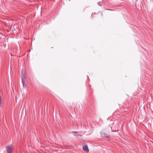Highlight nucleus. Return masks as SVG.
Returning <instances> with one entry per match:
<instances>
[{
  "label": "nucleus",
  "mask_w": 153,
  "mask_h": 153,
  "mask_svg": "<svg viewBox=\"0 0 153 153\" xmlns=\"http://www.w3.org/2000/svg\"><path fill=\"white\" fill-rule=\"evenodd\" d=\"M72 132L74 133H76L77 132V131H72Z\"/></svg>",
  "instance_id": "nucleus-5"
},
{
  "label": "nucleus",
  "mask_w": 153,
  "mask_h": 153,
  "mask_svg": "<svg viewBox=\"0 0 153 153\" xmlns=\"http://www.w3.org/2000/svg\"><path fill=\"white\" fill-rule=\"evenodd\" d=\"M83 149L84 151L86 152H88L89 151L88 149L87 146H83Z\"/></svg>",
  "instance_id": "nucleus-3"
},
{
  "label": "nucleus",
  "mask_w": 153,
  "mask_h": 153,
  "mask_svg": "<svg viewBox=\"0 0 153 153\" xmlns=\"http://www.w3.org/2000/svg\"><path fill=\"white\" fill-rule=\"evenodd\" d=\"M7 153H13V146L11 144L6 146Z\"/></svg>",
  "instance_id": "nucleus-2"
},
{
  "label": "nucleus",
  "mask_w": 153,
  "mask_h": 153,
  "mask_svg": "<svg viewBox=\"0 0 153 153\" xmlns=\"http://www.w3.org/2000/svg\"><path fill=\"white\" fill-rule=\"evenodd\" d=\"M22 82L23 86H26L27 84L26 76L25 74V72L24 70L22 71Z\"/></svg>",
  "instance_id": "nucleus-1"
},
{
  "label": "nucleus",
  "mask_w": 153,
  "mask_h": 153,
  "mask_svg": "<svg viewBox=\"0 0 153 153\" xmlns=\"http://www.w3.org/2000/svg\"><path fill=\"white\" fill-rule=\"evenodd\" d=\"M2 99L1 97L0 96V107H1L2 106L1 104H2Z\"/></svg>",
  "instance_id": "nucleus-4"
}]
</instances>
